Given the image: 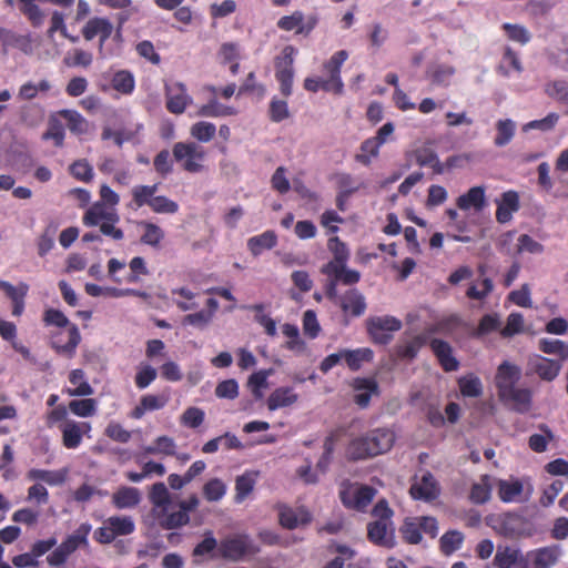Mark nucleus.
<instances>
[{
    "label": "nucleus",
    "instance_id": "aec40b11",
    "mask_svg": "<svg viewBox=\"0 0 568 568\" xmlns=\"http://www.w3.org/2000/svg\"><path fill=\"white\" fill-rule=\"evenodd\" d=\"M367 537L369 541L381 547L390 549L395 546L394 529L388 528L386 521L375 520L369 523L367 525Z\"/></svg>",
    "mask_w": 568,
    "mask_h": 568
},
{
    "label": "nucleus",
    "instance_id": "9d476101",
    "mask_svg": "<svg viewBox=\"0 0 568 568\" xmlns=\"http://www.w3.org/2000/svg\"><path fill=\"white\" fill-rule=\"evenodd\" d=\"M318 23V17L311 14L305 17L300 10L294 11L290 16L278 19L276 26L283 31H295L296 34L308 37Z\"/></svg>",
    "mask_w": 568,
    "mask_h": 568
},
{
    "label": "nucleus",
    "instance_id": "9b49d317",
    "mask_svg": "<svg viewBox=\"0 0 568 568\" xmlns=\"http://www.w3.org/2000/svg\"><path fill=\"white\" fill-rule=\"evenodd\" d=\"M67 337L65 341L63 332L53 333L51 335L50 346L57 354L72 358L81 342V335L75 324H71L69 328H67Z\"/></svg>",
    "mask_w": 568,
    "mask_h": 568
},
{
    "label": "nucleus",
    "instance_id": "c03bdc74",
    "mask_svg": "<svg viewBox=\"0 0 568 568\" xmlns=\"http://www.w3.org/2000/svg\"><path fill=\"white\" fill-rule=\"evenodd\" d=\"M410 494L418 499H433L436 497V485L432 474H426L422 478V483L410 487Z\"/></svg>",
    "mask_w": 568,
    "mask_h": 568
},
{
    "label": "nucleus",
    "instance_id": "0e129e2a",
    "mask_svg": "<svg viewBox=\"0 0 568 568\" xmlns=\"http://www.w3.org/2000/svg\"><path fill=\"white\" fill-rule=\"evenodd\" d=\"M173 162L170 151L164 149L154 156L153 166L159 175L165 178L173 172Z\"/></svg>",
    "mask_w": 568,
    "mask_h": 568
},
{
    "label": "nucleus",
    "instance_id": "774afa93",
    "mask_svg": "<svg viewBox=\"0 0 568 568\" xmlns=\"http://www.w3.org/2000/svg\"><path fill=\"white\" fill-rule=\"evenodd\" d=\"M69 171L78 181L90 182L93 179V168L85 159L74 161L70 165Z\"/></svg>",
    "mask_w": 568,
    "mask_h": 568
},
{
    "label": "nucleus",
    "instance_id": "423d86ee",
    "mask_svg": "<svg viewBox=\"0 0 568 568\" xmlns=\"http://www.w3.org/2000/svg\"><path fill=\"white\" fill-rule=\"evenodd\" d=\"M377 490L373 486L344 480L339 487V499L347 509L365 511Z\"/></svg>",
    "mask_w": 568,
    "mask_h": 568
},
{
    "label": "nucleus",
    "instance_id": "b1692460",
    "mask_svg": "<svg viewBox=\"0 0 568 568\" xmlns=\"http://www.w3.org/2000/svg\"><path fill=\"white\" fill-rule=\"evenodd\" d=\"M119 222L120 217L115 211H108L106 205L101 202L93 203L83 215V224L92 227L98 226L103 221Z\"/></svg>",
    "mask_w": 568,
    "mask_h": 568
},
{
    "label": "nucleus",
    "instance_id": "c9c22d12",
    "mask_svg": "<svg viewBox=\"0 0 568 568\" xmlns=\"http://www.w3.org/2000/svg\"><path fill=\"white\" fill-rule=\"evenodd\" d=\"M91 525L89 523L81 524L72 535L68 536L61 545L69 551L70 554L74 552L79 547H87L88 536L91 532Z\"/></svg>",
    "mask_w": 568,
    "mask_h": 568
},
{
    "label": "nucleus",
    "instance_id": "f3484780",
    "mask_svg": "<svg viewBox=\"0 0 568 568\" xmlns=\"http://www.w3.org/2000/svg\"><path fill=\"white\" fill-rule=\"evenodd\" d=\"M429 347L445 372H455L459 368V362L453 355V347L448 342L433 338L429 341Z\"/></svg>",
    "mask_w": 568,
    "mask_h": 568
},
{
    "label": "nucleus",
    "instance_id": "f8f14e48",
    "mask_svg": "<svg viewBox=\"0 0 568 568\" xmlns=\"http://www.w3.org/2000/svg\"><path fill=\"white\" fill-rule=\"evenodd\" d=\"M328 300L337 304L345 316L359 317L367 307L364 295L357 288H349L343 295L336 292V297Z\"/></svg>",
    "mask_w": 568,
    "mask_h": 568
},
{
    "label": "nucleus",
    "instance_id": "052dcab7",
    "mask_svg": "<svg viewBox=\"0 0 568 568\" xmlns=\"http://www.w3.org/2000/svg\"><path fill=\"white\" fill-rule=\"evenodd\" d=\"M498 494L503 501H514L523 493V484L519 480H500Z\"/></svg>",
    "mask_w": 568,
    "mask_h": 568
},
{
    "label": "nucleus",
    "instance_id": "5701e85b",
    "mask_svg": "<svg viewBox=\"0 0 568 568\" xmlns=\"http://www.w3.org/2000/svg\"><path fill=\"white\" fill-rule=\"evenodd\" d=\"M498 397L505 404H511L513 409L521 414L527 413L531 406V392L528 388H517L515 386Z\"/></svg>",
    "mask_w": 568,
    "mask_h": 568
},
{
    "label": "nucleus",
    "instance_id": "13d9d810",
    "mask_svg": "<svg viewBox=\"0 0 568 568\" xmlns=\"http://www.w3.org/2000/svg\"><path fill=\"white\" fill-rule=\"evenodd\" d=\"M69 409L79 417H90L97 412V400L93 398L73 399L69 403Z\"/></svg>",
    "mask_w": 568,
    "mask_h": 568
},
{
    "label": "nucleus",
    "instance_id": "cd10ccee",
    "mask_svg": "<svg viewBox=\"0 0 568 568\" xmlns=\"http://www.w3.org/2000/svg\"><path fill=\"white\" fill-rule=\"evenodd\" d=\"M6 295L12 302V315L21 316L24 311V298L29 292V285L27 283H19L17 286L10 284H3Z\"/></svg>",
    "mask_w": 568,
    "mask_h": 568
},
{
    "label": "nucleus",
    "instance_id": "58836bf2",
    "mask_svg": "<svg viewBox=\"0 0 568 568\" xmlns=\"http://www.w3.org/2000/svg\"><path fill=\"white\" fill-rule=\"evenodd\" d=\"M69 382L75 385V388L65 390L69 396H90L94 393L93 387L85 379L84 372L80 368L70 372Z\"/></svg>",
    "mask_w": 568,
    "mask_h": 568
},
{
    "label": "nucleus",
    "instance_id": "72a5a7b5",
    "mask_svg": "<svg viewBox=\"0 0 568 568\" xmlns=\"http://www.w3.org/2000/svg\"><path fill=\"white\" fill-rule=\"evenodd\" d=\"M27 478L34 481H43L50 486H59L65 481L67 470H49L32 468L27 473Z\"/></svg>",
    "mask_w": 568,
    "mask_h": 568
},
{
    "label": "nucleus",
    "instance_id": "20e7f679",
    "mask_svg": "<svg viewBox=\"0 0 568 568\" xmlns=\"http://www.w3.org/2000/svg\"><path fill=\"white\" fill-rule=\"evenodd\" d=\"M403 540L408 545H418L423 534L434 539L438 535V521L433 516L406 517L399 527Z\"/></svg>",
    "mask_w": 568,
    "mask_h": 568
},
{
    "label": "nucleus",
    "instance_id": "e2e57ef3",
    "mask_svg": "<svg viewBox=\"0 0 568 568\" xmlns=\"http://www.w3.org/2000/svg\"><path fill=\"white\" fill-rule=\"evenodd\" d=\"M501 29L506 32L509 40L518 42L521 45L527 44L531 39L530 32L521 24L505 22Z\"/></svg>",
    "mask_w": 568,
    "mask_h": 568
},
{
    "label": "nucleus",
    "instance_id": "7c9ffc66",
    "mask_svg": "<svg viewBox=\"0 0 568 568\" xmlns=\"http://www.w3.org/2000/svg\"><path fill=\"white\" fill-rule=\"evenodd\" d=\"M141 501L140 490L135 487H121L112 495V504L118 509L133 508Z\"/></svg>",
    "mask_w": 568,
    "mask_h": 568
},
{
    "label": "nucleus",
    "instance_id": "8fccbe9b",
    "mask_svg": "<svg viewBox=\"0 0 568 568\" xmlns=\"http://www.w3.org/2000/svg\"><path fill=\"white\" fill-rule=\"evenodd\" d=\"M176 444L173 438L169 436H159L152 446L144 447V453L148 455L163 454L165 456H174Z\"/></svg>",
    "mask_w": 568,
    "mask_h": 568
},
{
    "label": "nucleus",
    "instance_id": "37998d69",
    "mask_svg": "<svg viewBox=\"0 0 568 568\" xmlns=\"http://www.w3.org/2000/svg\"><path fill=\"white\" fill-rule=\"evenodd\" d=\"M111 85L121 94L128 95L134 91L135 80L132 72L128 70H120L113 74Z\"/></svg>",
    "mask_w": 568,
    "mask_h": 568
},
{
    "label": "nucleus",
    "instance_id": "5fc2aeb1",
    "mask_svg": "<svg viewBox=\"0 0 568 568\" xmlns=\"http://www.w3.org/2000/svg\"><path fill=\"white\" fill-rule=\"evenodd\" d=\"M381 146L382 145L374 138L366 139L361 144V153L355 155V160L363 165H369L372 158L378 155Z\"/></svg>",
    "mask_w": 568,
    "mask_h": 568
},
{
    "label": "nucleus",
    "instance_id": "f03ea898",
    "mask_svg": "<svg viewBox=\"0 0 568 568\" xmlns=\"http://www.w3.org/2000/svg\"><path fill=\"white\" fill-rule=\"evenodd\" d=\"M395 442V434L387 428H377L356 437L347 446L346 454L352 460L371 458L388 452Z\"/></svg>",
    "mask_w": 568,
    "mask_h": 568
},
{
    "label": "nucleus",
    "instance_id": "7ed1b4c3",
    "mask_svg": "<svg viewBox=\"0 0 568 568\" xmlns=\"http://www.w3.org/2000/svg\"><path fill=\"white\" fill-rule=\"evenodd\" d=\"M158 189V183L135 185L132 189V204L134 207L140 209L148 205L158 214H175L179 211V204L164 195H155Z\"/></svg>",
    "mask_w": 568,
    "mask_h": 568
},
{
    "label": "nucleus",
    "instance_id": "ddd939ff",
    "mask_svg": "<svg viewBox=\"0 0 568 568\" xmlns=\"http://www.w3.org/2000/svg\"><path fill=\"white\" fill-rule=\"evenodd\" d=\"M527 367L530 373L536 374L541 381L552 382L559 375L562 363L535 354L528 358Z\"/></svg>",
    "mask_w": 568,
    "mask_h": 568
},
{
    "label": "nucleus",
    "instance_id": "0eeeda50",
    "mask_svg": "<svg viewBox=\"0 0 568 568\" xmlns=\"http://www.w3.org/2000/svg\"><path fill=\"white\" fill-rule=\"evenodd\" d=\"M295 53L296 49L293 45H286L282 50L281 57L275 58V79L280 83V91L285 98H288L293 92Z\"/></svg>",
    "mask_w": 568,
    "mask_h": 568
},
{
    "label": "nucleus",
    "instance_id": "1a4fd4ad",
    "mask_svg": "<svg viewBox=\"0 0 568 568\" xmlns=\"http://www.w3.org/2000/svg\"><path fill=\"white\" fill-rule=\"evenodd\" d=\"M367 333L375 344L387 345L393 339V333L402 328V321L395 316H373L366 322Z\"/></svg>",
    "mask_w": 568,
    "mask_h": 568
},
{
    "label": "nucleus",
    "instance_id": "603ef678",
    "mask_svg": "<svg viewBox=\"0 0 568 568\" xmlns=\"http://www.w3.org/2000/svg\"><path fill=\"white\" fill-rule=\"evenodd\" d=\"M202 491L207 501H219L226 494V485L220 478H212L204 484Z\"/></svg>",
    "mask_w": 568,
    "mask_h": 568
},
{
    "label": "nucleus",
    "instance_id": "e433bc0d",
    "mask_svg": "<svg viewBox=\"0 0 568 568\" xmlns=\"http://www.w3.org/2000/svg\"><path fill=\"white\" fill-rule=\"evenodd\" d=\"M374 358V352L368 347H362L356 349H344V362L347 367L356 372L363 363H369Z\"/></svg>",
    "mask_w": 568,
    "mask_h": 568
},
{
    "label": "nucleus",
    "instance_id": "6e6d98bb",
    "mask_svg": "<svg viewBox=\"0 0 568 568\" xmlns=\"http://www.w3.org/2000/svg\"><path fill=\"white\" fill-rule=\"evenodd\" d=\"M190 133L193 139L197 140L199 142L206 143L214 138L216 133V126L211 122L200 121L191 126Z\"/></svg>",
    "mask_w": 568,
    "mask_h": 568
},
{
    "label": "nucleus",
    "instance_id": "a878e982",
    "mask_svg": "<svg viewBox=\"0 0 568 568\" xmlns=\"http://www.w3.org/2000/svg\"><path fill=\"white\" fill-rule=\"evenodd\" d=\"M58 115L65 121L69 131L74 135H84L90 132V122L78 111L63 109L58 111Z\"/></svg>",
    "mask_w": 568,
    "mask_h": 568
},
{
    "label": "nucleus",
    "instance_id": "2eb2a0df",
    "mask_svg": "<svg viewBox=\"0 0 568 568\" xmlns=\"http://www.w3.org/2000/svg\"><path fill=\"white\" fill-rule=\"evenodd\" d=\"M165 98L166 110L173 114H182L192 103V98L187 94L185 85L180 82L165 88Z\"/></svg>",
    "mask_w": 568,
    "mask_h": 568
},
{
    "label": "nucleus",
    "instance_id": "680f3d73",
    "mask_svg": "<svg viewBox=\"0 0 568 568\" xmlns=\"http://www.w3.org/2000/svg\"><path fill=\"white\" fill-rule=\"evenodd\" d=\"M497 134L494 143L497 146L508 144L515 134V124L511 120H499L496 124Z\"/></svg>",
    "mask_w": 568,
    "mask_h": 568
},
{
    "label": "nucleus",
    "instance_id": "4be33fe9",
    "mask_svg": "<svg viewBox=\"0 0 568 568\" xmlns=\"http://www.w3.org/2000/svg\"><path fill=\"white\" fill-rule=\"evenodd\" d=\"M113 31L112 23L105 18H92L82 29L85 40L90 41L94 37L100 36V49L103 48L105 41L111 37Z\"/></svg>",
    "mask_w": 568,
    "mask_h": 568
},
{
    "label": "nucleus",
    "instance_id": "39448f33",
    "mask_svg": "<svg viewBox=\"0 0 568 568\" xmlns=\"http://www.w3.org/2000/svg\"><path fill=\"white\" fill-rule=\"evenodd\" d=\"M172 156L181 169L187 173H200L204 170L205 149L191 142H176L172 148Z\"/></svg>",
    "mask_w": 568,
    "mask_h": 568
},
{
    "label": "nucleus",
    "instance_id": "a18cd8bd",
    "mask_svg": "<svg viewBox=\"0 0 568 568\" xmlns=\"http://www.w3.org/2000/svg\"><path fill=\"white\" fill-rule=\"evenodd\" d=\"M538 348L545 354L558 355L561 363L568 358V344L564 341L541 338Z\"/></svg>",
    "mask_w": 568,
    "mask_h": 568
},
{
    "label": "nucleus",
    "instance_id": "c85d7f7f",
    "mask_svg": "<svg viewBox=\"0 0 568 568\" xmlns=\"http://www.w3.org/2000/svg\"><path fill=\"white\" fill-rule=\"evenodd\" d=\"M534 568H551L559 559L560 548L548 546L538 548L529 554Z\"/></svg>",
    "mask_w": 568,
    "mask_h": 568
},
{
    "label": "nucleus",
    "instance_id": "338daca9",
    "mask_svg": "<svg viewBox=\"0 0 568 568\" xmlns=\"http://www.w3.org/2000/svg\"><path fill=\"white\" fill-rule=\"evenodd\" d=\"M149 499L155 507L165 508L170 504V493L164 483L160 481L152 485Z\"/></svg>",
    "mask_w": 568,
    "mask_h": 568
},
{
    "label": "nucleus",
    "instance_id": "49530a36",
    "mask_svg": "<svg viewBox=\"0 0 568 568\" xmlns=\"http://www.w3.org/2000/svg\"><path fill=\"white\" fill-rule=\"evenodd\" d=\"M51 90V83L43 79L39 83L28 81L23 83L18 92V98L21 100L30 101L38 97L39 93H47Z\"/></svg>",
    "mask_w": 568,
    "mask_h": 568
},
{
    "label": "nucleus",
    "instance_id": "69168bd1",
    "mask_svg": "<svg viewBox=\"0 0 568 568\" xmlns=\"http://www.w3.org/2000/svg\"><path fill=\"white\" fill-rule=\"evenodd\" d=\"M34 1L36 0H19L20 11L29 19L33 27H39L43 22L44 14Z\"/></svg>",
    "mask_w": 568,
    "mask_h": 568
},
{
    "label": "nucleus",
    "instance_id": "a19ab883",
    "mask_svg": "<svg viewBox=\"0 0 568 568\" xmlns=\"http://www.w3.org/2000/svg\"><path fill=\"white\" fill-rule=\"evenodd\" d=\"M354 387L356 390H365V393L356 394L354 399L362 408L368 406L372 394L378 390V385L373 378H357L355 379Z\"/></svg>",
    "mask_w": 568,
    "mask_h": 568
},
{
    "label": "nucleus",
    "instance_id": "6e6552de",
    "mask_svg": "<svg viewBox=\"0 0 568 568\" xmlns=\"http://www.w3.org/2000/svg\"><path fill=\"white\" fill-rule=\"evenodd\" d=\"M217 551L223 559L240 561L246 555L255 554L256 549L247 535L236 534L222 539Z\"/></svg>",
    "mask_w": 568,
    "mask_h": 568
},
{
    "label": "nucleus",
    "instance_id": "4d7b16f0",
    "mask_svg": "<svg viewBox=\"0 0 568 568\" xmlns=\"http://www.w3.org/2000/svg\"><path fill=\"white\" fill-rule=\"evenodd\" d=\"M545 92L549 98L560 103L568 104V81H550L545 85Z\"/></svg>",
    "mask_w": 568,
    "mask_h": 568
},
{
    "label": "nucleus",
    "instance_id": "de8ad7c7",
    "mask_svg": "<svg viewBox=\"0 0 568 568\" xmlns=\"http://www.w3.org/2000/svg\"><path fill=\"white\" fill-rule=\"evenodd\" d=\"M105 520L115 538L131 535L135 530L134 521L129 516H111Z\"/></svg>",
    "mask_w": 568,
    "mask_h": 568
},
{
    "label": "nucleus",
    "instance_id": "79ce46f5",
    "mask_svg": "<svg viewBox=\"0 0 568 568\" xmlns=\"http://www.w3.org/2000/svg\"><path fill=\"white\" fill-rule=\"evenodd\" d=\"M464 534L459 530H448L439 539V549L443 555L450 556L459 550L464 542Z\"/></svg>",
    "mask_w": 568,
    "mask_h": 568
},
{
    "label": "nucleus",
    "instance_id": "dca6fc26",
    "mask_svg": "<svg viewBox=\"0 0 568 568\" xmlns=\"http://www.w3.org/2000/svg\"><path fill=\"white\" fill-rule=\"evenodd\" d=\"M497 568H528L521 551L514 546H498L494 557Z\"/></svg>",
    "mask_w": 568,
    "mask_h": 568
},
{
    "label": "nucleus",
    "instance_id": "f704fd0d",
    "mask_svg": "<svg viewBox=\"0 0 568 568\" xmlns=\"http://www.w3.org/2000/svg\"><path fill=\"white\" fill-rule=\"evenodd\" d=\"M426 343L427 337L424 334H418L414 336L412 339L403 344H398L395 347V355L399 359L413 361L414 358H416L418 352Z\"/></svg>",
    "mask_w": 568,
    "mask_h": 568
},
{
    "label": "nucleus",
    "instance_id": "bb28decb",
    "mask_svg": "<svg viewBox=\"0 0 568 568\" xmlns=\"http://www.w3.org/2000/svg\"><path fill=\"white\" fill-rule=\"evenodd\" d=\"M297 399L298 395L292 387H277L270 394L266 404L270 410H276L295 404Z\"/></svg>",
    "mask_w": 568,
    "mask_h": 568
},
{
    "label": "nucleus",
    "instance_id": "393cba45",
    "mask_svg": "<svg viewBox=\"0 0 568 568\" xmlns=\"http://www.w3.org/2000/svg\"><path fill=\"white\" fill-rule=\"evenodd\" d=\"M456 205L463 211H468L470 209H474L476 212L481 211L486 205L485 187H470L466 193L458 196Z\"/></svg>",
    "mask_w": 568,
    "mask_h": 568
},
{
    "label": "nucleus",
    "instance_id": "09e8293b",
    "mask_svg": "<svg viewBox=\"0 0 568 568\" xmlns=\"http://www.w3.org/2000/svg\"><path fill=\"white\" fill-rule=\"evenodd\" d=\"M197 114L200 116L207 118H220L236 114V110L233 106H226L217 102L216 99H212L206 104H203Z\"/></svg>",
    "mask_w": 568,
    "mask_h": 568
},
{
    "label": "nucleus",
    "instance_id": "412c9836",
    "mask_svg": "<svg viewBox=\"0 0 568 568\" xmlns=\"http://www.w3.org/2000/svg\"><path fill=\"white\" fill-rule=\"evenodd\" d=\"M496 204L497 222L500 224L508 223L513 219V214L520 209L519 195L513 190L504 192Z\"/></svg>",
    "mask_w": 568,
    "mask_h": 568
},
{
    "label": "nucleus",
    "instance_id": "4468645a",
    "mask_svg": "<svg viewBox=\"0 0 568 568\" xmlns=\"http://www.w3.org/2000/svg\"><path fill=\"white\" fill-rule=\"evenodd\" d=\"M347 58L348 52L346 50H339L323 64V71L327 74L326 81L329 82L331 87L333 88V93L338 95L344 91V83L341 78V69Z\"/></svg>",
    "mask_w": 568,
    "mask_h": 568
},
{
    "label": "nucleus",
    "instance_id": "6ab92c4d",
    "mask_svg": "<svg viewBox=\"0 0 568 568\" xmlns=\"http://www.w3.org/2000/svg\"><path fill=\"white\" fill-rule=\"evenodd\" d=\"M520 378V369L518 366L510 364L508 362H503L498 368L495 376V384L497 388L498 396L500 394H505L509 392L510 388L515 387L516 383Z\"/></svg>",
    "mask_w": 568,
    "mask_h": 568
},
{
    "label": "nucleus",
    "instance_id": "c756f323",
    "mask_svg": "<svg viewBox=\"0 0 568 568\" xmlns=\"http://www.w3.org/2000/svg\"><path fill=\"white\" fill-rule=\"evenodd\" d=\"M277 245V235L274 231L267 230L260 235L247 240V248L253 256H258L265 250H272Z\"/></svg>",
    "mask_w": 568,
    "mask_h": 568
},
{
    "label": "nucleus",
    "instance_id": "bf43d9fd",
    "mask_svg": "<svg viewBox=\"0 0 568 568\" xmlns=\"http://www.w3.org/2000/svg\"><path fill=\"white\" fill-rule=\"evenodd\" d=\"M141 225L144 227V233L140 239L141 243L154 247L159 246L164 237V232L162 229L151 222H141Z\"/></svg>",
    "mask_w": 568,
    "mask_h": 568
},
{
    "label": "nucleus",
    "instance_id": "4c0bfd02",
    "mask_svg": "<svg viewBox=\"0 0 568 568\" xmlns=\"http://www.w3.org/2000/svg\"><path fill=\"white\" fill-rule=\"evenodd\" d=\"M65 129L64 124L60 120L58 112L51 114L48 120V129L42 134L43 140H52L57 148L64 145Z\"/></svg>",
    "mask_w": 568,
    "mask_h": 568
},
{
    "label": "nucleus",
    "instance_id": "473e14b6",
    "mask_svg": "<svg viewBox=\"0 0 568 568\" xmlns=\"http://www.w3.org/2000/svg\"><path fill=\"white\" fill-rule=\"evenodd\" d=\"M258 473L245 471L235 479V495L234 501L236 504L243 503L254 490Z\"/></svg>",
    "mask_w": 568,
    "mask_h": 568
},
{
    "label": "nucleus",
    "instance_id": "f257e3e1",
    "mask_svg": "<svg viewBox=\"0 0 568 568\" xmlns=\"http://www.w3.org/2000/svg\"><path fill=\"white\" fill-rule=\"evenodd\" d=\"M327 247L334 257L322 266L321 273L327 276L324 285L325 296L327 298H335L336 286L339 283L343 285L357 284L361 280V273L356 270L347 268L349 251L339 237H331L327 242Z\"/></svg>",
    "mask_w": 568,
    "mask_h": 568
},
{
    "label": "nucleus",
    "instance_id": "3c124183",
    "mask_svg": "<svg viewBox=\"0 0 568 568\" xmlns=\"http://www.w3.org/2000/svg\"><path fill=\"white\" fill-rule=\"evenodd\" d=\"M460 394L464 397H479L483 394L480 379L475 375L463 376L458 379Z\"/></svg>",
    "mask_w": 568,
    "mask_h": 568
},
{
    "label": "nucleus",
    "instance_id": "a211bd4d",
    "mask_svg": "<svg viewBox=\"0 0 568 568\" xmlns=\"http://www.w3.org/2000/svg\"><path fill=\"white\" fill-rule=\"evenodd\" d=\"M60 428L63 446L68 449H75L81 445L83 435L90 432L91 426L85 422L65 420Z\"/></svg>",
    "mask_w": 568,
    "mask_h": 568
},
{
    "label": "nucleus",
    "instance_id": "864d4df0",
    "mask_svg": "<svg viewBox=\"0 0 568 568\" xmlns=\"http://www.w3.org/2000/svg\"><path fill=\"white\" fill-rule=\"evenodd\" d=\"M509 69L520 73L523 71V64L518 54L510 47H506L504 50L501 64L498 67V71L503 75L508 77Z\"/></svg>",
    "mask_w": 568,
    "mask_h": 568
},
{
    "label": "nucleus",
    "instance_id": "2f4dec72",
    "mask_svg": "<svg viewBox=\"0 0 568 568\" xmlns=\"http://www.w3.org/2000/svg\"><path fill=\"white\" fill-rule=\"evenodd\" d=\"M0 42L3 48V53H7L10 48H18L23 52H28L31 47L30 36L18 34L3 27H0Z\"/></svg>",
    "mask_w": 568,
    "mask_h": 568
},
{
    "label": "nucleus",
    "instance_id": "ea45409f",
    "mask_svg": "<svg viewBox=\"0 0 568 568\" xmlns=\"http://www.w3.org/2000/svg\"><path fill=\"white\" fill-rule=\"evenodd\" d=\"M278 518L281 526L286 529H295L300 525H306L311 521V517L307 511L297 514L290 507H281Z\"/></svg>",
    "mask_w": 568,
    "mask_h": 568
}]
</instances>
